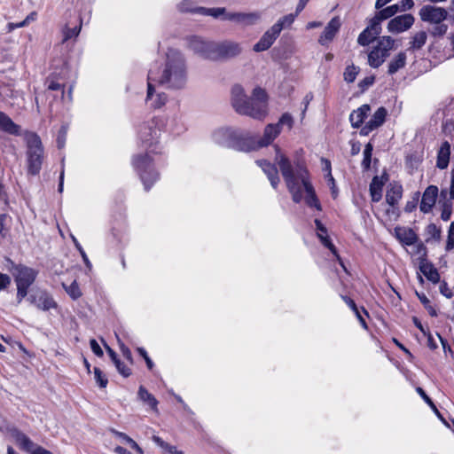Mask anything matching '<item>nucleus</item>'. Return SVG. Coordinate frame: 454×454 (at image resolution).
Wrapping results in <instances>:
<instances>
[{
    "instance_id": "1",
    "label": "nucleus",
    "mask_w": 454,
    "mask_h": 454,
    "mask_svg": "<svg viewBox=\"0 0 454 454\" xmlns=\"http://www.w3.org/2000/svg\"><path fill=\"white\" fill-rule=\"evenodd\" d=\"M275 161L278 165L286 187L292 194L293 200L299 203L303 198V189L306 192V203L309 207L320 209V205L315 194L312 184L309 182L307 168L301 163L294 167L289 159L280 152L278 145H275Z\"/></svg>"
},
{
    "instance_id": "2",
    "label": "nucleus",
    "mask_w": 454,
    "mask_h": 454,
    "mask_svg": "<svg viewBox=\"0 0 454 454\" xmlns=\"http://www.w3.org/2000/svg\"><path fill=\"white\" fill-rule=\"evenodd\" d=\"M165 67L162 71L151 69L150 81L169 89H183L188 80L187 67L184 55L177 50L168 49Z\"/></svg>"
},
{
    "instance_id": "3",
    "label": "nucleus",
    "mask_w": 454,
    "mask_h": 454,
    "mask_svg": "<svg viewBox=\"0 0 454 454\" xmlns=\"http://www.w3.org/2000/svg\"><path fill=\"white\" fill-rule=\"evenodd\" d=\"M231 102L237 113L256 120L264 119L268 114V96L260 87L254 88L249 98L240 85H234L231 88Z\"/></svg>"
},
{
    "instance_id": "4",
    "label": "nucleus",
    "mask_w": 454,
    "mask_h": 454,
    "mask_svg": "<svg viewBox=\"0 0 454 454\" xmlns=\"http://www.w3.org/2000/svg\"><path fill=\"white\" fill-rule=\"evenodd\" d=\"M26 144V158L27 172L30 175H38L43 160L44 150L40 137L33 131L22 133Z\"/></svg>"
},
{
    "instance_id": "5",
    "label": "nucleus",
    "mask_w": 454,
    "mask_h": 454,
    "mask_svg": "<svg viewBox=\"0 0 454 454\" xmlns=\"http://www.w3.org/2000/svg\"><path fill=\"white\" fill-rule=\"evenodd\" d=\"M214 141L223 146L233 148L238 151L249 152L247 136L233 128H220L213 133Z\"/></svg>"
},
{
    "instance_id": "6",
    "label": "nucleus",
    "mask_w": 454,
    "mask_h": 454,
    "mask_svg": "<svg viewBox=\"0 0 454 454\" xmlns=\"http://www.w3.org/2000/svg\"><path fill=\"white\" fill-rule=\"evenodd\" d=\"M132 163L136 170L139 173L145 190H148L159 178L158 173L153 168L152 160L148 153L134 157Z\"/></svg>"
},
{
    "instance_id": "7",
    "label": "nucleus",
    "mask_w": 454,
    "mask_h": 454,
    "mask_svg": "<svg viewBox=\"0 0 454 454\" xmlns=\"http://www.w3.org/2000/svg\"><path fill=\"white\" fill-rule=\"evenodd\" d=\"M394 45L395 40L391 36L380 37L377 44L368 54V64L373 68H378L389 55V51L394 48Z\"/></svg>"
},
{
    "instance_id": "8",
    "label": "nucleus",
    "mask_w": 454,
    "mask_h": 454,
    "mask_svg": "<svg viewBox=\"0 0 454 454\" xmlns=\"http://www.w3.org/2000/svg\"><path fill=\"white\" fill-rule=\"evenodd\" d=\"M160 129L159 121L156 119H151L139 126L138 137L143 146L151 148L155 145L160 137Z\"/></svg>"
},
{
    "instance_id": "9",
    "label": "nucleus",
    "mask_w": 454,
    "mask_h": 454,
    "mask_svg": "<svg viewBox=\"0 0 454 454\" xmlns=\"http://www.w3.org/2000/svg\"><path fill=\"white\" fill-rule=\"evenodd\" d=\"M215 43L195 35L188 38V47L194 53L208 59H215Z\"/></svg>"
},
{
    "instance_id": "10",
    "label": "nucleus",
    "mask_w": 454,
    "mask_h": 454,
    "mask_svg": "<svg viewBox=\"0 0 454 454\" xmlns=\"http://www.w3.org/2000/svg\"><path fill=\"white\" fill-rule=\"evenodd\" d=\"M280 128L276 124H268L263 131V136L260 138L247 137V146L249 151L258 150L270 145L280 134Z\"/></svg>"
},
{
    "instance_id": "11",
    "label": "nucleus",
    "mask_w": 454,
    "mask_h": 454,
    "mask_svg": "<svg viewBox=\"0 0 454 454\" xmlns=\"http://www.w3.org/2000/svg\"><path fill=\"white\" fill-rule=\"evenodd\" d=\"M38 271L33 268L19 264L15 265L12 270V275L17 286L27 287L35 282Z\"/></svg>"
},
{
    "instance_id": "12",
    "label": "nucleus",
    "mask_w": 454,
    "mask_h": 454,
    "mask_svg": "<svg viewBox=\"0 0 454 454\" xmlns=\"http://www.w3.org/2000/svg\"><path fill=\"white\" fill-rule=\"evenodd\" d=\"M422 21L430 24L443 22L448 17L446 9L435 5L426 4L419 12Z\"/></svg>"
},
{
    "instance_id": "13",
    "label": "nucleus",
    "mask_w": 454,
    "mask_h": 454,
    "mask_svg": "<svg viewBox=\"0 0 454 454\" xmlns=\"http://www.w3.org/2000/svg\"><path fill=\"white\" fill-rule=\"evenodd\" d=\"M223 20L233 21L243 27H250L258 24L262 20V12H229V13L223 17Z\"/></svg>"
},
{
    "instance_id": "14",
    "label": "nucleus",
    "mask_w": 454,
    "mask_h": 454,
    "mask_svg": "<svg viewBox=\"0 0 454 454\" xmlns=\"http://www.w3.org/2000/svg\"><path fill=\"white\" fill-rule=\"evenodd\" d=\"M415 19L411 14L406 13L391 19L387 23V30L393 34H400L410 29Z\"/></svg>"
},
{
    "instance_id": "15",
    "label": "nucleus",
    "mask_w": 454,
    "mask_h": 454,
    "mask_svg": "<svg viewBox=\"0 0 454 454\" xmlns=\"http://www.w3.org/2000/svg\"><path fill=\"white\" fill-rule=\"evenodd\" d=\"M242 47L239 43L224 41L215 43V59L223 58H233L240 54Z\"/></svg>"
},
{
    "instance_id": "16",
    "label": "nucleus",
    "mask_w": 454,
    "mask_h": 454,
    "mask_svg": "<svg viewBox=\"0 0 454 454\" xmlns=\"http://www.w3.org/2000/svg\"><path fill=\"white\" fill-rule=\"evenodd\" d=\"M341 27V21L339 17H333L325 27L324 31L320 35L318 38V43L322 46L328 45L331 42L333 41L335 36L340 31Z\"/></svg>"
},
{
    "instance_id": "17",
    "label": "nucleus",
    "mask_w": 454,
    "mask_h": 454,
    "mask_svg": "<svg viewBox=\"0 0 454 454\" xmlns=\"http://www.w3.org/2000/svg\"><path fill=\"white\" fill-rule=\"evenodd\" d=\"M153 82L154 81H150V78L148 77L145 100L150 104L151 107L157 109L166 104L168 96L164 92H157L153 87Z\"/></svg>"
},
{
    "instance_id": "18",
    "label": "nucleus",
    "mask_w": 454,
    "mask_h": 454,
    "mask_svg": "<svg viewBox=\"0 0 454 454\" xmlns=\"http://www.w3.org/2000/svg\"><path fill=\"white\" fill-rule=\"evenodd\" d=\"M279 33L277 28L271 26L268 30H266L260 40L254 45L253 50L255 52H262L267 51L271 47L277 38L279 36Z\"/></svg>"
},
{
    "instance_id": "19",
    "label": "nucleus",
    "mask_w": 454,
    "mask_h": 454,
    "mask_svg": "<svg viewBox=\"0 0 454 454\" xmlns=\"http://www.w3.org/2000/svg\"><path fill=\"white\" fill-rule=\"evenodd\" d=\"M438 188L435 185H429L422 194L419 208L420 211L427 214L432 211L438 196Z\"/></svg>"
},
{
    "instance_id": "20",
    "label": "nucleus",
    "mask_w": 454,
    "mask_h": 454,
    "mask_svg": "<svg viewBox=\"0 0 454 454\" xmlns=\"http://www.w3.org/2000/svg\"><path fill=\"white\" fill-rule=\"evenodd\" d=\"M381 27L371 19L369 25L358 35L357 43L362 46L370 44L381 33Z\"/></svg>"
},
{
    "instance_id": "21",
    "label": "nucleus",
    "mask_w": 454,
    "mask_h": 454,
    "mask_svg": "<svg viewBox=\"0 0 454 454\" xmlns=\"http://www.w3.org/2000/svg\"><path fill=\"white\" fill-rule=\"evenodd\" d=\"M387 114V112L385 107L378 108L370 121L362 128L361 134L366 136L375 129L381 126L385 121Z\"/></svg>"
},
{
    "instance_id": "22",
    "label": "nucleus",
    "mask_w": 454,
    "mask_h": 454,
    "mask_svg": "<svg viewBox=\"0 0 454 454\" xmlns=\"http://www.w3.org/2000/svg\"><path fill=\"white\" fill-rule=\"evenodd\" d=\"M28 301L42 310H49L50 309L56 308L57 306L53 298L43 291L40 292L38 295L31 294L28 297Z\"/></svg>"
},
{
    "instance_id": "23",
    "label": "nucleus",
    "mask_w": 454,
    "mask_h": 454,
    "mask_svg": "<svg viewBox=\"0 0 454 454\" xmlns=\"http://www.w3.org/2000/svg\"><path fill=\"white\" fill-rule=\"evenodd\" d=\"M395 237L404 246H411L419 240L414 231L408 227L397 226L394 229Z\"/></svg>"
},
{
    "instance_id": "24",
    "label": "nucleus",
    "mask_w": 454,
    "mask_h": 454,
    "mask_svg": "<svg viewBox=\"0 0 454 454\" xmlns=\"http://www.w3.org/2000/svg\"><path fill=\"white\" fill-rule=\"evenodd\" d=\"M256 163L267 175L272 187L277 188L279 184V177L275 165L270 163L266 160H259Z\"/></svg>"
},
{
    "instance_id": "25",
    "label": "nucleus",
    "mask_w": 454,
    "mask_h": 454,
    "mask_svg": "<svg viewBox=\"0 0 454 454\" xmlns=\"http://www.w3.org/2000/svg\"><path fill=\"white\" fill-rule=\"evenodd\" d=\"M0 129L11 135L22 136L20 127L4 112L0 111Z\"/></svg>"
},
{
    "instance_id": "26",
    "label": "nucleus",
    "mask_w": 454,
    "mask_h": 454,
    "mask_svg": "<svg viewBox=\"0 0 454 454\" xmlns=\"http://www.w3.org/2000/svg\"><path fill=\"white\" fill-rule=\"evenodd\" d=\"M450 157V145L449 142H443L438 152H437V160H436V167L440 169L447 168Z\"/></svg>"
},
{
    "instance_id": "27",
    "label": "nucleus",
    "mask_w": 454,
    "mask_h": 454,
    "mask_svg": "<svg viewBox=\"0 0 454 454\" xmlns=\"http://www.w3.org/2000/svg\"><path fill=\"white\" fill-rule=\"evenodd\" d=\"M371 107L369 105H363L356 110H354L349 115V121L354 128H358L368 116Z\"/></svg>"
},
{
    "instance_id": "28",
    "label": "nucleus",
    "mask_w": 454,
    "mask_h": 454,
    "mask_svg": "<svg viewBox=\"0 0 454 454\" xmlns=\"http://www.w3.org/2000/svg\"><path fill=\"white\" fill-rule=\"evenodd\" d=\"M315 223H316V227H317V237L321 240L322 244L325 247H326L327 248H329V250L333 253V254L338 256L337 250H336L334 245L331 242V240L327 235L326 228L317 219L315 220Z\"/></svg>"
},
{
    "instance_id": "29",
    "label": "nucleus",
    "mask_w": 454,
    "mask_h": 454,
    "mask_svg": "<svg viewBox=\"0 0 454 454\" xmlns=\"http://www.w3.org/2000/svg\"><path fill=\"white\" fill-rule=\"evenodd\" d=\"M407 55L405 51L399 52L388 63L387 73L394 74L400 69L403 68L406 65Z\"/></svg>"
},
{
    "instance_id": "30",
    "label": "nucleus",
    "mask_w": 454,
    "mask_h": 454,
    "mask_svg": "<svg viewBox=\"0 0 454 454\" xmlns=\"http://www.w3.org/2000/svg\"><path fill=\"white\" fill-rule=\"evenodd\" d=\"M372 20L379 26L381 27V22L387 19L393 17L398 12V8L395 4L387 6L386 8L379 9Z\"/></svg>"
},
{
    "instance_id": "31",
    "label": "nucleus",
    "mask_w": 454,
    "mask_h": 454,
    "mask_svg": "<svg viewBox=\"0 0 454 454\" xmlns=\"http://www.w3.org/2000/svg\"><path fill=\"white\" fill-rule=\"evenodd\" d=\"M427 34L426 31H419L415 33L409 43L408 51H417L421 49L427 43Z\"/></svg>"
},
{
    "instance_id": "32",
    "label": "nucleus",
    "mask_w": 454,
    "mask_h": 454,
    "mask_svg": "<svg viewBox=\"0 0 454 454\" xmlns=\"http://www.w3.org/2000/svg\"><path fill=\"white\" fill-rule=\"evenodd\" d=\"M15 442L18 445H20L22 449L33 452V450L36 447L33 442L23 433L20 431H15L12 434Z\"/></svg>"
},
{
    "instance_id": "33",
    "label": "nucleus",
    "mask_w": 454,
    "mask_h": 454,
    "mask_svg": "<svg viewBox=\"0 0 454 454\" xmlns=\"http://www.w3.org/2000/svg\"><path fill=\"white\" fill-rule=\"evenodd\" d=\"M298 15L299 13L296 12L295 13L285 15L278 19V21L272 26L277 28L278 32L280 34L283 29L291 27Z\"/></svg>"
},
{
    "instance_id": "34",
    "label": "nucleus",
    "mask_w": 454,
    "mask_h": 454,
    "mask_svg": "<svg viewBox=\"0 0 454 454\" xmlns=\"http://www.w3.org/2000/svg\"><path fill=\"white\" fill-rule=\"evenodd\" d=\"M419 268L420 271L428 280H430L433 283H437L439 281V273L432 264L427 262H421Z\"/></svg>"
},
{
    "instance_id": "35",
    "label": "nucleus",
    "mask_w": 454,
    "mask_h": 454,
    "mask_svg": "<svg viewBox=\"0 0 454 454\" xmlns=\"http://www.w3.org/2000/svg\"><path fill=\"white\" fill-rule=\"evenodd\" d=\"M382 187L383 183L378 178V176L373 177L370 184V193L372 201L378 202L380 200L382 197Z\"/></svg>"
},
{
    "instance_id": "36",
    "label": "nucleus",
    "mask_w": 454,
    "mask_h": 454,
    "mask_svg": "<svg viewBox=\"0 0 454 454\" xmlns=\"http://www.w3.org/2000/svg\"><path fill=\"white\" fill-rule=\"evenodd\" d=\"M198 14L205 15V16H212L214 18H220L223 20V17L226 16L229 12H226V9L223 7H215V8H205L200 7L197 10Z\"/></svg>"
},
{
    "instance_id": "37",
    "label": "nucleus",
    "mask_w": 454,
    "mask_h": 454,
    "mask_svg": "<svg viewBox=\"0 0 454 454\" xmlns=\"http://www.w3.org/2000/svg\"><path fill=\"white\" fill-rule=\"evenodd\" d=\"M402 197V187L394 186L387 190L386 193V201L390 206H395Z\"/></svg>"
},
{
    "instance_id": "38",
    "label": "nucleus",
    "mask_w": 454,
    "mask_h": 454,
    "mask_svg": "<svg viewBox=\"0 0 454 454\" xmlns=\"http://www.w3.org/2000/svg\"><path fill=\"white\" fill-rule=\"evenodd\" d=\"M139 398L147 403L152 409L157 410L158 402L155 397L151 395L144 387H140L138 389Z\"/></svg>"
},
{
    "instance_id": "39",
    "label": "nucleus",
    "mask_w": 454,
    "mask_h": 454,
    "mask_svg": "<svg viewBox=\"0 0 454 454\" xmlns=\"http://www.w3.org/2000/svg\"><path fill=\"white\" fill-rule=\"evenodd\" d=\"M112 433L118 438L121 439L125 442H127L133 450H135L138 454H144V450L128 434L122 432H119L117 430L113 429Z\"/></svg>"
},
{
    "instance_id": "40",
    "label": "nucleus",
    "mask_w": 454,
    "mask_h": 454,
    "mask_svg": "<svg viewBox=\"0 0 454 454\" xmlns=\"http://www.w3.org/2000/svg\"><path fill=\"white\" fill-rule=\"evenodd\" d=\"M152 439L165 452L169 454H184L182 451L177 450L175 446L170 445L157 435H153Z\"/></svg>"
},
{
    "instance_id": "41",
    "label": "nucleus",
    "mask_w": 454,
    "mask_h": 454,
    "mask_svg": "<svg viewBox=\"0 0 454 454\" xmlns=\"http://www.w3.org/2000/svg\"><path fill=\"white\" fill-rule=\"evenodd\" d=\"M62 286L73 300L79 299L82 294L80 286L75 280H74L69 286L63 283Z\"/></svg>"
},
{
    "instance_id": "42",
    "label": "nucleus",
    "mask_w": 454,
    "mask_h": 454,
    "mask_svg": "<svg viewBox=\"0 0 454 454\" xmlns=\"http://www.w3.org/2000/svg\"><path fill=\"white\" fill-rule=\"evenodd\" d=\"M373 146L371 143H368L364 146V159L362 161V167L364 169L368 170L371 167L372 154Z\"/></svg>"
},
{
    "instance_id": "43",
    "label": "nucleus",
    "mask_w": 454,
    "mask_h": 454,
    "mask_svg": "<svg viewBox=\"0 0 454 454\" xmlns=\"http://www.w3.org/2000/svg\"><path fill=\"white\" fill-rule=\"evenodd\" d=\"M358 74V67L354 65L348 66L344 71V80L347 82H353Z\"/></svg>"
},
{
    "instance_id": "44",
    "label": "nucleus",
    "mask_w": 454,
    "mask_h": 454,
    "mask_svg": "<svg viewBox=\"0 0 454 454\" xmlns=\"http://www.w3.org/2000/svg\"><path fill=\"white\" fill-rule=\"evenodd\" d=\"M452 199L450 198L449 200H446L442 204L441 218L443 221H449L452 212V203L450 201Z\"/></svg>"
},
{
    "instance_id": "45",
    "label": "nucleus",
    "mask_w": 454,
    "mask_h": 454,
    "mask_svg": "<svg viewBox=\"0 0 454 454\" xmlns=\"http://www.w3.org/2000/svg\"><path fill=\"white\" fill-rule=\"evenodd\" d=\"M434 27L430 30L431 35L436 36H443L448 31V25L442 22L441 23H434Z\"/></svg>"
},
{
    "instance_id": "46",
    "label": "nucleus",
    "mask_w": 454,
    "mask_h": 454,
    "mask_svg": "<svg viewBox=\"0 0 454 454\" xmlns=\"http://www.w3.org/2000/svg\"><path fill=\"white\" fill-rule=\"evenodd\" d=\"M94 378L100 387L105 388L107 386L108 380L106 378L103 372L98 367L94 368Z\"/></svg>"
},
{
    "instance_id": "47",
    "label": "nucleus",
    "mask_w": 454,
    "mask_h": 454,
    "mask_svg": "<svg viewBox=\"0 0 454 454\" xmlns=\"http://www.w3.org/2000/svg\"><path fill=\"white\" fill-rule=\"evenodd\" d=\"M276 126H278L280 128V130L282 129L283 126H287L288 129H292L294 124V119L292 115L288 113H285L282 114V116L279 118V121L278 123H275Z\"/></svg>"
},
{
    "instance_id": "48",
    "label": "nucleus",
    "mask_w": 454,
    "mask_h": 454,
    "mask_svg": "<svg viewBox=\"0 0 454 454\" xmlns=\"http://www.w3.org/2000/svg\"><path fill=\"white\" fill-rule=\"evenodd\" d=\"M199 7H196L195 4L192 0H184L178 4L179 11L183 12H191L197 13L196 10Z\"/></svg>"
},
{
    "instance_id": "49",
    "label": "nucleus",
    "mask_w": 454,
    "mask_h": 454,
    "mask_svg": "<svg viewBox=\"0 0 454 454\" xmlns=\"http://www.w3.org/2000/svg\"><path fill=\"white\" fill-rule=\"evenodd\" d=\"M81 30V25L79 27H75L73 28H69L66 27L63 29V42H67V40L78 36Z\"/></svg>"
},
{
    "instance_id": "50",
    "label": "nucleus",
    "mask_w": 454,
    "mask_h": 454,
    "mask_svg": "<svg viewBox=\"0 0 454 454\" xmlns=\"http://www.w3.org/2000/svg\"><path fill=\"white\" fill-rule=\"evenodd\" d=\"M46 83H47V88L48 90H62V93L64 94V85H62L61 83H59L57 80H56V77L53 76V75H51L47 78L46 80Z\"/></svg>"
},
{
    "instance_id": "51",
    "label": "nucleus",
    "mask_w": 454,
    "mask_h": 454,
    "mask_svg": "<svg viewBox=\"0 0 454 454\" xmlns=\"http://www.w3.org/2000/svg\"><path fill=\"white\" fill-rule=\"evenodd\" d=\"M114 364L119 373L123 377H129L131 374V370L120 360H116Z\"/></svg>"
},
{
    "instance_id": "52",
    "label": "nucleus",
    "mask_w": 454,
    "mask_h": 454,
    "mask_svg": "<svg viewBox=\"0 0 454 454\" xmlns=\"http://www.w3.org/2000/svg\"><path fill=\"white\" fill-rule=\"evenodd\" d=\"M72 239L74 241V244L75 247L77 248V250L81 254L84 263L86 264L87 267L90 268L91 266V264H90V262L86 253L84 252L83 248L82 247V246L80 245V243L78 242V240L75 239L74 236H72Z\"/></svg>"
},
{
    "instance_id": "53",
    "label": "nucleus",
    "mask_w": 454,
    "mask_h": 454,
    "mask_svg": "<svg viewBox=\"0 0 454 454\" xmlns=\"http://www.w3.org/2000/svg\"><path fill=\"white\" fill-rule=\"evenodd\" d=\"M427 234L431 236V238L434 239H440L441 238V230L434 223H430L427 227Z\"/></svg>"
},
{
    "instance_id": "54",
    "label": "nucleus",
    "mask_w": 454,
    "mask_h": 454,
    "mask_svg": "<svg viewBox=\"0 0 454 454\" xmlns=\"http://www.w3.org/2000/svg\"><path fill=\"white\" fill-rule=\"evenodd\" d=\"M398 8V12H404L413 7V0H401L399 3L395 4Z\"/></svg>"
},
{
    "instance_id": "55",
    "label": "nucleus",
    "mask_w": 454,
    "mask_h": 454,
    "mask_svg": "<svg viewBox=\"0 0 454 454\" xmlns=\"http://www.w3.org/2000/svg\"><path fill=\"white\" fill-rule=\"evenodd\" d=\"M453 248H454V221L450 223L447 245H446L447 250H451Z\"/></svg>"
},
{
    "instance_id": "56",
    "label": "nucleus",
    "mask_w": 454,
    "mask_h": 454,
    "mask_svg": "<svg viewBox=\"0 0 454 454\" xmlns=\"http://www.w3.org/2000/svg\"><path fill=\"white\" fill-rule=\"evenodd\" d=\"M118 342H119L120 349H121L123 356L126 359H128L129 362H132V355H131L130 349L127 346H125V344L122 343L119 339H118Z\"/></svg>"
},
{
    "instance_id": "57",
    "label": "nucleus",
    "mask_w": 454,
    "mask_h": 454,
    "mask_svg": "<svg viewBox=\"0 0 454 454\" xmlns=\"http://www.w3.org/2000/svg\"><path fill=\"white\" fill-rule=\"evenodd\" d=\"M90 345L91 350L93 351V353L96 356H103V350H102V348H100V346L98 345V343L97 342L96 340H94V339L90 340Z\"/></svg>"
},
{
    "instance_id": "58",
    "label": "nucleus",
    "mask_w": 454,
    "mask_h": 454,
    "mask_svg": "<svg viewBox=\"0 0 454 454\" xmlns=\"http://www.w3.org/2000/svg\"><path fill=\"white\" fill-rule=\"evenodd\" d=\"M27 287L17 286V301L20 303L21 301L27 295Z\"/></svg>"
},
{
    "instance_id": "59",
    "label": "nucleus",
    "mask_w": 454,
    "mask_h": 454,
    "mask_svg": "<svg viewBox=\"0 0 454 454\" xmlns=\"http://www.w3.org/2000/svg\"><path fill=\"white\" fill-rule=\"evenodd\" d=\"M66 134L67 130L65 128H62L59 131V137L57 138L58 147L62 148L65 145L66 142Z\"/></svg>"
},
{
    "instance_id": "60",
    "label": "nucleus",
    "mask_w": 454,
    "mask_h": 454,
    "mask_svg": "<svg viewBox=\"0 0 454 454\" xmlns=\"http://www.w3.org/2000/svg\"><path fill=\"white\" fill-rule=\"evenodd\" d=\"M322 162L325 164L324 169L328 172L327 176L329 178V181L334 184V179L331 174V162L326 159H322Z\"/></svg>"
},
{
    "instance_id": "61",
    "label": "nucleus",
    "mask_w": 454,
    "mask_h": 454,
    "mask_svg": "<svg viewBox=\"0 0 454 454\" xmlns=\"http://www.w3.org/2000/svg\"><path fill=\"white\" fill-rule=\"evenodd\" d=\"M11 283V278L6 274L0 273V289H4Z\"/></svg>"
},
{
    "instance_id": "62",
    "label": "nucleus",
    "mask_w": 454,
    "mask_h": 454,
    "mask_svg": "<svg viewBox=\"0 0 454 454\" xmlns=\"http://www.w3.org/2000/svg\"><path fill=\"white\" fill-rule=\"evenodd\" d=\"M341 298L342 300L345 301V303L353 310V311H356V309H358L356 304L355 303V301L348 297V296H343L341 295Z\"/></svg>"
},
{
    "instance_id": "63",
    "label": "nucleus",
    "mask_w": 454,
    "mask_h": 454,
    "mask_svg": "<svg viewBox=\"0 0 454 454\" xmlns=\"http://www.w3.org/2000/svg\"><path fill=\"white\" fill-rule=\"evenodd\" d=\"M26 27V21H21V22H18V23H9L7 25V27H8V32H12V30L16 29V28H20V27Z\"/></svg>"
},
{
    "instance_id": "64",
    "label": "nucleus",
    "mask_w": 454,
    "mask_h": 454,
    "mask_svg": "<svg viewBox=\"0 0 454 454\" xmlns=\"http://www.w3.org/2000/svg\"><path fill=\"white\" fill-rule=\"evenodd\" d=\"M32 454H52L51 452L46 450L45 449L36 446Z\"/></svg>"
}]
</instances>
